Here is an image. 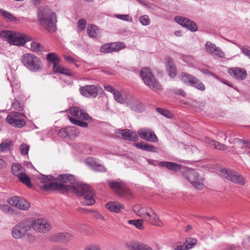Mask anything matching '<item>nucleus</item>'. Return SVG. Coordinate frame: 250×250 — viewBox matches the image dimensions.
Segmentation results:
<instances>
[{"instance_id": "obj_1", "label": "nucleus", "mask_w": 250, "mask_h": 250, "mask_svg": "<svg viewBox=\"0 0 250 250\" xmlns=\"http://www.w3.org/2000/svg\"><path fill=\"white\" fill-rule=\"evenodd\" d=\"M42 184L41 188L44 191L57 190L66 192L72 190L81 197V203L86 206H91L95 202L93 190L87 184L77 182L74 176L69 174H62L54 178L51 175H42L40 178Z\"/></svg>"}, {"instance_id": "obj_2", "label": "nucleus", "mask_w": 250, "mask_h": 250, "mask_svg": "<svg viewBox=\"0 0 250 250\" xmlns=\"http://www.w3.org/2000/svg\"><path fill=\"white\" fill-rule=\"evenodd\" d=\"M132 210L138 216L149 224L158 227L163 226L158 215L150 207L136 205L133 207Z\"/></svg>"}, {"instance_id": "obj_3", "label": "nucleus", "mask_w": 250, "mask_h": 250, "mask_svg": "<svg viewBox=\"0 0 250 250\" xmlns=\"http://www.w3.org/2000/svg\"><path fill=\"white\" fill-rule=\"evenodd\" d=\"M38 20L40 24L49 32H54L56 29L57 18L56 14L45 7H40L38 10Z\"/></svg>"}, {"instance_id": "obj_4", "label": "nucleus", "mask_w": 250, "mask_h": 250, "mask_svg": "<svg viewBox=\"0 0 250 250\" xmlns=\"http://www.w3.org/2000/svg\"><path fill=\"white\" fill-rule=\"evenodd\" d=\"M0 37L11 44L17 46H23L27 42L31 40V38L27 35L10 31L0 32Z\"/></svg>"}, {"instance_id": "obj_5", "label": "nucleus", "mask_w": 250, "mask_h": 250, "mask_svg": "<svg viewBox=\"0 0 250 250\" xmlns=\"http://www.w3.org/2000/svg\"><path fill=\"white\" fill-rule=\"evenodd\" d=\"M21 61L23 65L30 71L37 72L42 69V61L34 54H23L21 58Z\"/></svg>"}, {"instance_id": "obj_6", "label": "nucleus", "mask_w": 250, "mask_h": 250, "mask_svg": "<svg viewBox=\"0 0 250 250\" xmlns=\"http://www.w3.org/2000/svg\"><path fill=\"white\" fill-rule=\"evenodd\" d=\"M184 176L195 189L201 190L204 188V180L195 170L189 168L186 169Z\"/></svg>"}, {"instance_id": "obj_7", "label": "nucleus", "mask_w": 250, "mask_h": 250, "mask_svg": "<svg viewBox=\"0 0 250 250\" xmlns=\"http://www.w3.org/2000/svg\"><path fill=\"white\" fill-rule=\"evenodd\" d=\"M141 76L145 83L150 88L155 92H158L162 89V86L154 78L150 69L144 68L140 72Z\"/></svg>"}, {"instance_id": "obj_8", "label": "nucleus", "mask_w": 250, "mask_h": 250, "mask_svg": "<svg viewBox=\"0 0 250 250\" xmlns=\"http://www.w3.org/2000/svg\"><path fill=\"white\" fill-rule=\"evenodd\" d=\"M31 229V224L27 220H23L16 225L12 230V236L15 239L24 236Z\"/></svg>"}, {"instance_id": "obj_9", "label": "nucleus", "mask_w": 250, "mask_h": 250, "mask_svg": "<svg viewBox=\"0 0 250 250\" xmlns=\"http://www.w3.org/2000/svg\"><path fill=\"white\" fill-rule=\"evenodd\" d=\"M179 77L183 82L188 83L199 90H205V86L204 83L194 76L186 72H181Z\"/></svg>"}, {"instance_id": "obj_10", "label": "nucleus", "mask_w": 250, "mask_h": 250, "mask_svg": "<svg viewBox=\"0 0 250 250\" xmlns=\"http://www.w3.org/2000/svg\"><path fill=\"white\" fill-rule=\"evenodd\" d=\"M108 184L110 188L118 195L132 197V194L130 190L125 186L124 183L121 181H109L108 182Z\"/></svg>"}, {"instance_id": "obj_11", "label": "nucleus", "mask_w": 250, "mask_h": 250, "mask_svg": "<svg viewBox=\"0 0 250 250\" xmlns=\"http://www.w3.org/2000/svg\"><path fill=\"white\" fill-rule=\"evenodd\" d=\"M221 172L225 178L235 184L240 185H244L245 184V178L236 171L222 169Z\"/></svg>"}, {"instance_id": "obj_12", "label": "nucleus", "mask_w": 250, "mask_h": 250, "mask_svg": "<svg viewBox=\"0 0 250 250\" xmlns=\"http://www.w3.org/2000/svg\"><path fill=\"white\" fill-rule=\"evenodd\" d=\"M31 225L33 229L40 233H46L52 228L51 224L43 218H38L32 222Z\"/></svg>"}, {"instance_id": "obj_13", "label": "nucleus", "mask_w": 250, "mask_h": 250, "mask_svg": "<svg viewBox=\"0 0 250 250\" xmlns=\"http://www.w3.org/2000/svg\"><path fill=\"white\" fill-rule=\"evenodd\" d=\"M23 114L18 112H11L6 117V121L13 126L22 127L25 125V122L22 118Z\"/></svg>"}, {"instance_id": "obj_14", "label": "nucleus", "mask_w": 250, "mask_h": 250, "mask_svg": "<svg viewBox=\"0 0 250 250\" xmlns=\"http://www.w3.org/2000/svg\"><path fill=\"white\" fill-rule=\"evenodd\" d=\"M100 87L98 85H86L80 87V93L87 98H96Z\"/></svg>"}, {"instance_id": "obj_15", "label": "nucleus", "mask_w": 250, "mask_h": 250, "mask_svg": "<svg viewBox=\"0 0 250 250\" xmlns=\"http://www.w3.org/2000/svg\"><path fill=\"white\" fill-rule=\"evenodd\" d=\"M69 113L73 117L77 120H84L90 122L92 121L91 118L89 115L83 109L77 107H72L69 109Z\"/></svg>"}, {"instance_id": "obj_16", "label": "nucleus", "mask_w": 250, "mask_h": 250, "mask_svg": "<svg viewBox=\"0 0 250 250\" xmlns=\"http://www.w3.org/2000/svg\"><path fill=\"white\" fill-rule=\"evenodd\" d=\"M174 20L177 23L191 32H195L198 30V26L196 24L187 18L176 16L174 18Z\"/></svg>"}, {"instance_id": "obj_17", "label": "nucleus", "mask_w": 250, "mask_h": 250, "mask_svg": "<svg viewBox=\"0 0 250 250\" xmlns=\"http://www.w3.org/2000/svg\"><path fill=\"white\" fill-rule=\"evenodd\" d=\"M227 72L230 76L238 80L243 81L247 76V72L243 68L230 67L228 69Z\"/></svg>"}, {"instance_id": "obj_18", "label": "nucleus", "mask_w": 250, "mask_h": 250, "mask_svg": "<svg viewBox=\"0 0 250 250\" xmlns=\"http://www.w3.org/2000/svg\"><path fill=\"white\" fill-rule=\"evenodd\" d=\"M125 47V44L123 42H112L102 46L100 48V51L103 53H109L119 51Z\"/></svg>"}, {"instance_id": "obj_19", "label": "nucleus", "mask_w": 250, "mask_h": 250, "mask_svg": "<svg viewBox=\"0 0 250 250\" xmlns=\"http://www.w3.org/2000/svg\"><path fill=\"white\" fill-rule=\"evenodd\" d=\"M138 133L143 139L150 142H157L158 138L151 129L149 128H141L138 131Z\"/></svg>"}, {"instance_id": "obj_20", "label": "nucleus", "mask_w": 250, "mask_h": 250, "mask_svg": "<svg viewBox=\"0 0 250 250\" xmlns=\"http://www.w3.org/2000/svg\"><path fill=\"white\" fill-rule=\"evenodd\" d=\"M73 235L68 232H60L51 235L49 239L52 241H60L61 243H66L72 240Z\"/></svg>"}, {"instance_id": "obj_21", "label": "nucleus", "mask_w": 250, "mask_h": 250, "mask_svg": "<svg viewBox=\"0 0 250 250\" xmlns=\"http://www.w3.org/2000/svg\"><path fill=\"white\" fill-rule=\"evenodd\" d=\"M233 143L235 145L236 151L239 153H244L247 147H250V142L242 140L239 138H235Z\"/></svg>"}, {"instance_id": "obj_22", "label": "nucleus", "mask_w": 250, "mask_h": 250, "mask_svg": "<svg viewBox=\"0 0 250 250\" xmlns=\"http://www.w3.org/2000/svg\"><path fill=\"white\" fill-rule=\"evenodd\" d=\"M79 133L78 129L75 126H68L62 128L58 132V135L62 138H66L69 136H76Z\"/></svg>"}, {"instance_id": "obj_23", "label": "nucleus", "mask_w": 250, "mask_h": 250, "mask_svg": "<svg viewBox=\"0 0 250 250\" xmlns=\"http://www.w3.org/2000/svg\"><path fill=\"white\" fill-rule=\"evenodd\" d=\"M159 166L161 167H165L169 170L175 172H179L181 170L182 166L174 162L162 161L159 163Z\"/></svg>"}, {"instance_id": "obj_24", "label": "nucleus", "mask_w": 250, "mask_h": 250, "mask_svg": "<svg viewBox=\"0 0 250 250\" xmlns=\"http://www.w3.org/2000/svg\"><path fill=\"white\" fill-rule=\"evenodd\" d=\"M85 163L87 165L90 166L95 171L100 172L106 171V168L104 166L98 164L93 158H88L86 159Z\"/></svg>"}, {"instance_id": "obj_25", "label": "nucleus", "mask_w": 250, "mask_h": 250, "mask_svg": "<svg viewBox=\"0 0 250 250\" xmlns=\"http://www.w3.org/2000/svg\"><path fill=\"white\" fill-rule=\"evenodd\" d=\"M166 61L167 71L169 76L171 78H174L177 75V70L173 62L169 58H167Z\"/></svg>"}, {"instance_id": "obj_26", "label": "nucleus", "mask_w": 250, "mask_h": 250, "mask_svg": "<svg viewBox=\"0 0 250 250\" xmlns=\"http://www.w3.org/2000/svg\"><path fill=\"white\" fill-rule=\"evenodd\" d=\"M116 133L121 134L127 140L136 141L138 139V136L136 133L128 129H118L117 130Z\"/></svg>"}, {"instance_id": "obj_27", "label": "nucleus", "mask_w": 250, "mask_h": 250, "mask_svg": "<svg viewBox=\"0 0 250 250\" xmlns=\"http://www.w3.org/2000/svg\"><path fill=\"white\" fill-rule=\"evenodd\" d=\"M127 105L133 111L137 112H142L145 110V107L138 100H133L129 103H127Z\"/></svg>"}, {"instance_id": "obj_28", "label": "nucleus", "mask_w": 250, "mask_h": 250, "mask_svg": "<svg viewBox=\"0 0 250 250\" xmlns=\"http://www.w3.org/2000/svg\"><path fill=\"white\" fill-rule=\"evenodd\" d=\"M105 207L111 212L118 213L123 208L124 206L117 202H110L105 205Z\"/></svg>"}, {"instance_id": "obj_29", "label": "nucleus", "mask_w": 250, "mask_h": 250, "mask_svg": "<svg viewBox=\"0 0 250 250\" xmlns=\"http://www.w3.org/2000/svg\"><path fill=\"white\" fill-rule=\"evenodd\" d=\"M52 69L54 73H59L66 76L72 75V73L70 72L69 69L62 65H59L58 63H54Z\"/></svg>"}, {"instance_id": "obj_30", "label": "nucleus", "mask_w": 250, "mask_h": 250, "mask_svg": "<svg viewBox=\"0 0 250 250\" xmlns=\"http://www.w3.org/2000/svg\"><path fill=\"white\" fill-rule=\"evenodd\" d=\"M135 146L136 147L141 149L143 150L148 151V152H157V149L156 147L154 146L147 144H142V143H136Z\"/></svg>"}, {"instance_id": "obj_31", "label": "nucleus", "mask_w": 250, "mask_h": 250, "mask_svg": "<svg viewBox=\"0 0 250 250\" xmlns=\"http://www.w3.org/2000/svg\"><path fill=\"white\" fill-rule=\"evenodd\" d=\"M13 146L12 142L8 139L4 140L0 144V151L1 152H7L11 149Z\"/></svg>"}, {"instance_id": "obj_32", "label": "nucleus", "mask_w": 250, "mask_h": 250, "mask_svg": "<svg viewBox=\"0 0 250 250\" xmlns=\"http://www.w3.org/2000/svg\"><path fill=\"white\" fill-rule=\"evenodd\" d=\"M24 172V168L19 164H14L12 167V172L18 178Z\"/></svg>"}, {"instance_id": "obj_33", "label": "nucleus", "mask_w": 250, "mask_h": 250, "mask_svg": "<svg viewBox=\"0 0 250 250\" xmlns=\"http://www.w3.org/2000/svg\"><path fill=\"white\" fill-rule=\"evenodd\" d=\"M87 34L91 38H96L99 34V29L96 25H88L87 29Z\"/></svg>"}, {"instance_id": "obj_34", "label": "nucleus", "mask_w": 250, "mask_h": 250, "mask_svg": "<svg viewBox=\"0 0 250 250\" xmlns=\"http://www.w3.org/2000/svg\"><path fill=\"white\" fill-rule=\"evenodd\" d=\"M129 250H152L147 246L139 243H134L129 246Z\"/></svg>"}, {"instance_id": "obj_35", "label": "nucleus", "mask_w": 250, "mask_h": 250, "mask_svg": "<svg viewBox=\"0 0 250 250\" xmlns=\"http://www.w3.org/2000/svg\"><path fill=\"white\" fill-rule=\"evenodd\" d=\"M197 243V240L195 239H192L190 243H188L186 246H177L175 249V250H188L193 247Z\"/></svg>"}, {"instance_id": "obj_36", "label": "nucleus", "mask_w": 250, "mask_h": 250, "mask_svg": "<svg viewBox=\"0 0 250 250\" xmlns=\"http://www.w3.org/2000/svg\"><path fill=\"white\" fill-rule=\"evenodd\" d=\"M68 118L70 122L74 125L84 128H86L88 126L87 123L82 121L81 120H77L73 117H70L69 116H68Z\"/></svg>"}, {"instance_id": "obj_37", "label": "nucleus", "mask_w": 250, "mask_h": 250, "mask_svg": "<svg viewBox=\"0 0 250 250\" xmlns=\"http://www.w3.org/2000/svg\"><path fill=\"white\" fill-rule=\"evenodd\" d=\"M47 60L50 62L53 63H59L60 61V58L54 53H50L47 55Z\"/></svg>"}, {"instance_id": "obj_38", "label": "nucleus", "mask_w": 250, "mask_h": 250, "mask_svg": "<svg viewBox=\"0 0 250 250\" xmlns=\"http://www.w3.org/2000/svg\"><path fill=\"white\" fill-rule=\"evenodd\" d=\"M20 181L28 187H31L30 178L24 172L21 176L18 177Z\"/></svg>"}, {"instance_id": "obj_39", "label": "nucleus", "mask_w": 250, "mask_h": 250, "mask_svg": "<svg viewBox=\"0 0 250 250\" xmlns=\"http://www.w3.org/2000/svg\"><path fill=\"white\" fill-rule=\"evenodd\" d=\"M216 46L215 44L212 43L208 41L206 42L205 48L206 51L207 53L210 54H213L215 49L216 48Z\"/></svg>"}, {"instance_id": "obj_40", "label": "nucleus", "mask_w": 250, "mask_h": 250, "mask_svg": "<svg viewBox=\"0 0 250 250\" xmlns=\"http://www.w3.org/2000/svg\"><path fill=\"white\" fill-rule=\"evenodd\" d=\"M143 221H144L142 218L137 220H130L128 221V223L129 224L133 225L137 229H144Z\"/></svg>"}, {"instance_id": "obj_41", "label": "nucleus", "mask_w": 250, "mask_h": 250, "mask_svg": "<svg viewBox=\"0 0 250 250\" xmlns=\"http://www.w3.org/2000/svg\"><path fill=\"white\" fill-rule=\"evenodd\" d=\"M209 144L211 146H213L214 148L218 149L220 150H225L227 148V146L225 145L222 144L214 140H211Z\"/></svg>"}, {"instance_id": "obj_42", "label": "nucleus", "mask_w": 250, "mask_h": 250, "mask_svg": "<svg viewBox=\"0 0 250 250\" xmlns=\"http://www.w3.org/2000/svg\"><path fill=\"white\" fill-rule=\"evenodd\" d=\"M30 49L34 52H42L43 50V47L37 42H32L30 44Z\"/></svg>"}, {"instance_id": "obj_43", "label": "nucleus", "mask_w": 250, "mask_h": 250, "mask_svg": "<svg viewBox=\"0 0 250 250\" xmlns=\"http://www.w3.org/2000/svg\"><path fill=\"white\" fill-rule=\"evenodd\" d=\"M30 207V204L28 202L23 199H21L17 208L22 210H27Z\"/></svg>"}, {"instance_id": "obj_44", "label": "nucleus", "mask_w": 250, "mask_h": 250, "mask_svg": "<svg viewBox=\"0 0 250 250\" xmlns=\"http://www.w3.org/2000/svg\"><path fill=\"white\" fill-rule=\"evenodd\" d=\"M21 198L18 196H14L8 199V203L11 206L18 208Z\"/></svg>"}, {"instance_id": "obj_45", "label": "nucleus", "mask_w": 250, "mask_h": 250, "mask_svg": "<svg viewBox=\"0 0 250 250\" xmlns=\"http://www.w3.org/2000/svg\"><path fill=\"white\" fill-rule=\"evenodd\" d=\"M156 110L159 113L167 118H170L171 117V113L167 109H165L160 107H157L156 108Z\"/></svg>"}, {"instance_id": "obj_46", "label": "nucleus", "mask_w": 250, "mask_h": 250, "mask_svg": "<svg viewBox=\"0 0 250 250\" xmlns=\"http://www.w3.org/2000/svg\"><path fill=\"white\" fill-rule=\"evenodd\" d=\"M0 14L4 18H5L9 21H15L16 19V17H14L11 13L6 11L1 10Z\"/></svg>"}, {"instance_id": "obj_47", "label": "nucleus", "mask_w": 250, "mask_h": 250, "mask_svg": "<svg viewBox=\"0 0 250 250\" xmlns=\"http://www.w3.org/2000/svg\"><path fill=\"white\" fill-rule=\"evenodd\" d=\"M12 106L14 109L18 111H21L23 109V104L17 100H14L12 104Z\"/></svg>"}, {"instance_id": "obj_48", "label": "nucleus", "mask_w": 250, "mask_h": 250, "mask_svg": "<svg viewBox=\"0 0 250 250\" xmlns=\"http://www.w3.org/2000/svg\"><path fill=\"white\" fill-rule=\"evenodd\" d=\"M139 21L143 25L146 26L150 24V20L147 15H143L140 17Z\"/></svg>"}, {"instance_id": "obj_49", "label": "nucleus", "mask_w": 250, "mask_h": 250, "mask_svg": "<svg viewBox=\"0 0 250 250\" xmlns=\"http://www.w3.org/2000/svg\"><path fill=\"white\" fill-rule=\"evenodd\" d=\"M114 97L116 101L117 102L123 104L124 103V99L122 95L120 92L117 91L114 94Z\"/></svg>"}, {"instance_id": "obj_50", "label": "nucleus", "mask_w": 250, "mask_h": 250, "mask_svg": "<svg viewBox=\"0 0 250 250\" xmlns=\"http://www.w3.org/2000/svg\"><path fill=\"white\" fill-rule=\"evenodd\" d=\"M115 17L121 20L131 22L132 18L129 15H116Z\"/></svg>"}, {"instance_id": "obj_51", "label": "nucleus", "mask_w": 250, "mask_h": 250, "mask_svg": "<svg viewBox=\"0 0 250 250\" xmlns=\"http://www.w3.org/2000/svg\"><path fill=\"white\" fill-rule=\"evenodd\" d=\"M29 146L25 144H22L20 146V150L21 154L22 155H27L28 153Z\"/></svg>"}, {"instance_id": "obj_52", "label": "nucleus", "mask_w": 250, "mask_h": 250, "mask_svg": "<svg viewBox=\"0 0 250 250\" xmlns=\"http://www.w3.org/2000/svg\"><path fill=\"white\" fill-rule=\"evenodd\" d=\"M240 48L242 52L250 59V46H242L240 47Z\"/></svg>"}, {"instance_id": "obj_53", "label": "nucleus", "mask_w": 250, "mask_h": 250, "mask_svg": "<svg viewBox=\"0 0 250 250\" xmlns=\"http://www.w3.org/2000/svg\"><path fill=\"white\" fill-rule=\"evenodd\" d=\"M212 55L216 56L221 58H225V56L224 52L221 49L220 47H216Z\"/></svg>"}, {"instance_id": "obj_54", "label": "nucleus", "mask_w": 250, "mask_h": 250, "mask_svg": "<svg viewBox=\"0 0 250 250\" xmlns=\"http://www.w3.org/2000/svg\"><path fill=\"white\" fill-rule=\"evenodd\" d=\"M86 26V21L84 19H81L78 21V28L82 31L84 29Z\"/></svg>"}, {"instance_id": "obj_55", "label": "nucleus", "mask_w": 250, "mask_h": 250, "mask_svg": "<svg viewBox=\"0 0 250 250\" xmlns=\"http://www.w3.org/2000/svg\"><path fill=\"white\" fill-rule=\"evenodd\" d=\"M172 91L175 94L182 96L185 97L186 95V92L181 89H174L172 90Z\"/></svg>"}, {"instance_id": "obj_56", "label": "nucleus", "mask_w": 250, "mask_h": 250, "mask_svg": "<svg viewBox=\"0 0 250 250\" xmlns=\"http://www.w3.org/2000/svg\"><path fill=\"white\" fill-rule=\"evenodd\" d=\"M104 88L105 90L111 92L113 94H114L117 91V90L113 86L110 85L105 84L104 85Z\"/></svg>"}, {"instance_id": "obj_57", "label": "nucleus", "mask_w": 250, "mask_h": 250, "mask_svg": "<svg viewBox=\"0 0 250 250\" xmlns=\"http://www.w3.org/2000/svg\"><path fill=\"white\" fill-rule=\"evenodd\" d=\"M0 209L5 212H8L10 211V207L7 205H1L0 207Z\"/></svg>"}, {"instance_id": "obj_58", "label": "nucleus", "mask_w": 250, "mask_h": 250, "mask_svg": "<svg viewBox=\"0 0 250 250\" xmlns=\"http://www.w3.org/2000/svg\"><path fill=\"white\" fill-rule=\"evenodd\" d=\"M63 57H64L65 60L68 62L73 63H75V62H76L75 59L72 58V57H71L70 56L64 55Z\"/></svg>"}, {"instance_id": "obj_59", "label": "nucleus", "mask_w": 250, "mask_h": 250, "mask_svg": "<svg viewBox=\"0 0 250 250\" xmlns=\"http://www.w3.org/2000/svg\"><path fill=\"white\" fill-rule=\"evenodd\" d=\"M85 250H100V248L97 245H91L87 247Z\"/></svg>"}, {"instance_id": "obj_60", "label": "nucleus", "mask_w": 250, "mask_h": 250, "mask_svg": "<svg viewBox=\"0 0 250 250\" xmlns=\"http://www.w3.org/2000/svg\"><path fill=\"white\" fill-rule=\"evenodd\" d=\"M174 34L175 36L178 37H181L182 35V32L180 30L176 31L174 32Z\"/></svg>"}, {"instance_id": "obj_61", "label": "nucleus", "mask_w": 250, "mask_h": 250, "mask_svg": "<svg viewBox=\"0 0 250 250\" xmlns=\"http://www.w3.org/2000/svg\"><path fill=\"white\" fill-rule=\"evenodd\" d=\"M223 83L225 84L229 85L230 87H232V84L228 81H224Z\"/></svg>"}, {"instance_id": "obj_62", "label": "nucleus", "mask_w": 250, "mask_h": 250, "mask_svg": "<svg viewBox=\"0 0 250 250\" xmlns=\"http://www.w3.org/2000/svg\"><path fill=\"white\" fill-rule=\"evenodd\" d=\"M191 229H192V227L190 225H187V226L186 227L185 231L188 232V231H189V230H190Z\"/></svg>"}, {"instance_id": "obj_63", "label": "nucleus", "mask_w": 250, "mask_h": 250, "mask_svg": "<svg viewBox=\"0 0 250 250\" xmlns=\"http://www.w3.org/2000/svg\"><path fill=\"white\" fill-rule=\"evenodd\" d=\"M41 0H33V2L36 4H39L40 3Z\"/></svg>"}, {"instance_id": "obj_64", "label": "nucleus", "mask_w": 250, "mask_h": 250, "mask_svg": "<svg viewBox=\"0 0 250 250\" xmlns=\"http://www.w3.org/2000/svg\"><path fill=\"white\" fill-rule=\"evenodd\" d=\"M137 0L139 1V2L140 3L142 4H143V5H146V3H145L144 1H142V0Z\"/></svg>"}]
</instances>
